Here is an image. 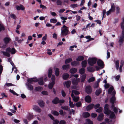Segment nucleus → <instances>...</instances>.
<instances>
[{
    "instance_id": "obj_51",
    "label": "nucleus",
    "mask_w": 124,
    "mask_h": 124,
    "mask_svg": "<svg viewBox=\"0 0 124 124\" xmlns=\"http://www.w3.org/2000/svg\"><path fill=\"white\" fill-rule=\"evenodd\" d=\"M41 94L44 95H48V93L46 91H43L41 92Z\"/></svg>"
},
{
    "instance_id": "obj_60",
    "label": "nucleus",
    "mask_w": 124,
    "mask_h": 124,
    "mask_svg": "<svg viewBox=\"0 0 124 124\" xmlns=\"http://www.w3.org/2000/svg\"><path fill=\"white\" fill-rule=\"evenodd\" d=\"M52 113L55 115L58 116L59 114V113L56 111H53L52 112Z\"/></svg>"
},
{
    "instance_id": "obj_3",
    "label": "nucleus",
    "mask_w": 124,
    "mask_h": 124,
    "mask_svg": "<svg viewBox=\"0 0 124 124\" xmlns=\"http://www.w3.org/2000/svg\"><path fill=\"white\" fill-rule=\"evenodd\" d=\"M61 35V36H66L69 34L68 28L65 25L62 27Z\"/></svg>"
},
{
    "instance_id": "obj_36",
    "label": "nucleus",
    "mask_w": 124,
    "mask_h": 124,
    "mask_svg": "<svg viewBox=\"0 0 124 124\" xmlns=\"http://www.w3.org/2000/svg\"><path fill=\"white\" fill-rule=\"evenodd\" d=\"M115 100L116 99L115 97L114 96H113L110 99V102L112 103H114Z\"/></svg>"
},
{
    "instance_id": "obj_59",
    "label": "nucleus",
    "mask_w": 124,
    "mask_h": 124,
    "mask_svg": "<svg viewBox=\"0 0 124 124\" xmlns=\"http://www.w3.org/2000/svg\"><path fill=\"white\" fill-rule=\"evenodd\" d=\"M102 110V109L101 107H100L98 109L96 110V111L99 113Z\"/></svg>"
},
{
    "instance_id": "obj_56",
    "label": "nucleus",
    "mask_w": 124,
    "mask_h": 124,
    "mask_svg": "<svg viewBox=\"0 0 124 124\" xmlns=\"http://www.w3.org/2000/svg\"><path fill=\"white\" fill-rule=\"evenodd\" d=\"M78 63L76 61H74L71 62V65L72 66H76Z\"/></svg>"
},
{
    "instance_id": "obj_8",
    "label": "nucleus",
    "mask_w": 124,
    "mask_h": 124,
    "mask_svg": "<svg viewBox=\"0 0 124 124\" xmlns=\"http://www.w3.org/2000/svg\"><path fill=\"white\" fill-rule=\"evenodd\" d=\"M16 8L18 10H20L21 9L23 10L25 9L24 6L21 4H20L19 6L17 5L16 7Z\"/></svg>"
},
{
    "instance_id": "obj_18",
    "label": "nucleus",
    "mask_w": 124,
    "mask_h": 124,
    "mask_svg": "<svg viewBox=\"0 0 124 124\" xmlns=\"http://www.w3.org/2000/svg\"><path fill=\"white\" fill-rule=\"evenodd\" d=\"M55 84V82H52L49 83L48 85V87L49 89H51Z\"/></svg>"
},
{
    "instance_id": "obj_19",
    "label": "nucleus",
    "mask_w": 124,
    "mask_h": 124,
    "mask_svg": "<svg viewBox=\"0 0 124 124\" xmlns=\"http://www.w3.org/2000/svg\"><path fill=\"white\" fill-rule=\"evenodd\" d=\"M74 95L73 94H71V96L73 99V101L75 102H77L78 100V96H74Z\"/></svg>"
},
{
    "instance_id": "obj_11",
    "label": "nucleus",
    "mask_w": 124,
    "mask_h": 124,
    "mask_svg": "<svg viewBox=\"0 0 124 124\" xmlns=\"http://www.w3.org/2000/svg\"><path fill=\"white\" fill-rule=\"evenodd\" d=\"M97 63L98 65L102 67V68L104 67V64L102 61L100 60H99L97 62Z\"/></svg>"
},
{
    "instance_id": "obj_32",
    "label": "nucleus",
    "mask_w": 124,
    "mask_h": 124,
    "mask_svg": "<svg viewBox=\"0 0 124 124\" xmlns=\"http://www.w3.org/2000/svg\"><path fill=\"white\" fill-rule=\"evenodd\" d=\"M15 39L17 41L18 43H21L24 40L23 39H19V38L17 37H16Z\"/></svg>"
},
{
    "instance_id": "obj_13",
    "label": "nucleus",
    "mask_w": 124,
    "mask_h": 124,
    "mask_svg": "<svg viewBox=\"0 0 124 124\" xmlns=\"http://www.w3.org/2000/svg\"><path fill=\"white\" fill-rule=\"evenodd\" d=\"M86 74H85L83 75L80 77L81 82V83L84 82L85 79L86 77Z\"/></svg>"
},
{
    "instance_id": "obj_10",
    "label": "nucleus",
    "mask_w": 124,
    "mask_h": 124,
    "mask_svg": "<svg viewBox=\"0 0 124 124\" xmlns=\"http://www.w3.org/2000/svg\"><path fill=\"white\" fill-rule=\"evenodd\" d=\"M33 109L34 110L39 113H40L41 111V109L38 106L36 105L33 106Z\"/></svg>"
},
{
    "instance_id": "obj_34",
    "label": "nucleus",
    "mask_w": 124,
    "mask_h": 124,
    "mask_svg": "<svg viewBox=\"0 0 124 124\" xmlns=\"http://www.w3.org/2000/svg\"><path fill=\"white\" fill-rule=\"evenodd\" d=\"M43 89V88L41 87H38L35 88V90L38 91H41Z\"/></svg>"
},
{
    "instance_id": "obj_15",
    "label": "nucleus",
    "mask_w": 124,
    "mask_h": 124,
    "mask_svg": "<svg viewBox=\"0 0 124 124\" xmlns=\"http://www.w3.org/2000/svg\"><path fill=\"white\" fill-rule=\"evenodd\" d=\"M85 101L88 102H90L91 101V98L89 95L86 96L85 98Z\"/></svg>"
},
{
    "instance_id": "obj_41",
    "label": "nucleus",
    "mask_w": 124,
    "mask_h": 124,
    "mask_svg": "<svg viewBox=\"0 0 124 124\" xmlns=\"http://www.w3.org/2000/svg\"><path fill=\"white\" fill-rule=\"evenodd\" d=\"M62 1L61 0H57L56 3L57 5H61L62 4Z\"/></svg>"
},
{
    "instance_id": "obj_20",
    "label": "nucleus",
    "mask_w": 124,
    "mask_h": 124,
    "mask_svg": "<svg viewBox=\"0 0 124 124\" xmlns=\"http://www.w3.org/2000/svg\"><path fill=\"white\" fill-rule=\"evenodd\" d=\"M124 59L122 60L121 62L120 65L119 67V70L120 72H121L122 71V68L124 65Z\"/></svg>"
},
{
    "instance_id": "obj_58",
    "label": "nucleus",
    "mask_w": 124,
    "mask_h": 124,
    "mask_svg": "<svg viewBox=\"0 0 124 124\" xmlns=\"http://www.w3.org/2000/svg\"><path fill=\"white\" fill-rule=\"evenodd\" d=\"M122 30V35L121 36L124 37V28H121Z\"/></svg>"
},
{
    "instance_id": "obj_55",
    "label": "nucleus",
    "mask_w": 124,
    "mask_h": 124,
    "mask_svg": "<svg viewBox=\"0 0 124 124\" xmlns=\"http://www.w3.org/2000/svg\"><path fill=\"white\" fill-rule=\"evenodd\" d=\"M4 29V27L3 25L2 24H0V31Z\"/></svg>"
},
{
    "instance_id": "obj_25",
    "label": "nucleus",
    "mask_w": 124,
    "mask_h": 124,
    "mask_svg": "<svg viewBox=\"0 0 124 124\" xmlns=\"http://www.w3.org/2000/svg\"><path fill=\"white\" fill-rule=\"evenodd\" d=\"M69 75L67 73H64L63 75V78L65 80H66L69 77Z\"/></svg>"
},
{
    "instance_id": "obj_12",
    "label": "nucleus",
    "mask_w": 124,
    "mask_h": 124,
    "mask_svg": "<svg viewBox=\"0 0 124 124\" xmlns=\"http://www.w3.org/2000/svg\"><path fill=\"white\" fill-rule=\"evenodd\" d=\"M124 37L120 36L118 41L120 46H121L122 45L124 42Z\"/></svg>"
},
{
    "instance_id": "obj_52",
    "label": "nucleus",
    "mask_w": 124,
    "mask_h": 124,
    "mask_svg": "<svg viewBox=\"0 0 124 124\" xmlns=\"http://www.w3.org/2000/svg\"><path fill=\"white\" fill-rule=\"evenodd\" d=\"M69 105L70 107L72 108L74 107L75 106L73 102L71 101L69 102Z\"/></svg>"
},
{
    "instance_id": "obj_53",
    "label": "nucleus",
    "mask_w": 124,
    "mask_h": 124,
    "mask_svg": "<svg viewBox=\"0 0 124 124\" xmlns=\"http://www.w3.org/2000/svg\"><path fill=\"white\" fill-rule=\"evenodd\" d=\"M70 6L71 8H74L77 7L78 6V5L77 4H72L70 5Z\"/></svg>"
},
{
    "instance_id": "obj_39",
    "label": "nucleus",
    "mask_w": 124,
    "mask_h": 124,
    "mask_svg": "<svg viewBox=\"0 0 124 124\" xmlns=\"http://www.w3.org/2000/svg\"><path fill=\"white\" fill-rule=\"evenodd\" d=\"M50 21L51 23H55L57 22V20L55 19L52 18L50 19Z\"/></svg>"
},
{
    "instance_id": "obj_63",
    "label": "nucleus",
    "mask_w": 124,
    "mask_h": 124,
    "mask_svg": "<svg viewBox=\"0 0 124 124\" xmlns=\"http://www.w3.org/2000/svg\"><path fill=\"white\" fill-rule=\"evenodd\" d=\"M51 51V50L50 49H47V53L49 55H50L52 54V53Z\"/></svg>"
},
{
    "instance_id": "obj_29",
    "label": "nucleus",
    "mask_w": 124,
    "mask_h": 124,
    "mask_svg": "<svg viewBox=\"0 0 124 124\" xmlns=\"http://www.w3.org/2000/svg\"><path fill=\"white\" fill-rule=\"evenodd\" d=\"M86 122L84 124H93V123L92 121H91L88 119H87L86 120Z\"/></svg>"
},
{
    "instance_id": "obj_44",
    "label": "nucleus",
    "mask_w": 124,
    "mask_h": 124,
    "mask_svg": "<svg viewBox=\"0 0 124 124\" xmlns=\"http://www.w3.org/2000/svg\"><path fill=\"white\" fill-rule=\"evenodd\" d=\"M121 28H124V17L122 19V21L121 23Z\"/></svg>"
},
{
    "instance_id": "obj_22",
    "label": "nucleus",
    "mask_w": 124,
    "mask_h": 124,
    "mask_svg": "<svg viewBox=\"0 0 124 124\" xmlns=\"http://www.w3.org/2000/svg\"><path fill=\"white\" fill-rule=\"evenodd\" d=\"M59 99L57 97L55 98L52 101V102L54 104H57L59 103Z\"/></svg>"
},
{
    "instance_id": "obj_16",
    "label": "nucleus",
    "mask_w": 124,
    "mask_h": 124,
    "mask_svg": "<svg viewBox=\"0 0 124 124\" xmlns=\"http://www.w3.org/2000/svg\"><path fill=\"white\" fill-rule=\"evenodd\" d=\"M103 114L102 113H101L98 116L97 118V119L98 121H101L103 120Z\"/></svg>"
},
{
    "instance_id": "obj_43",
    "label": "nucleus",
    "mask_w": 124,
    "mask_h": 124,
    "mask_svg": "<svg viewBox=\"0 0 124 124\" xmlns=\"http://www.w3.org/2000/svg\"><path fill=\"white\" fill-rule=\"evenodd\" d=\"M86 61H83L82 62V66L83 67H85L86 64Z\"/></svg>"
},
{
    "instance_id": "obj_61",
    "label": "nucleus",
    "mask_w": 124,
    "mask_h": 124,
    "mask_svg": "<svg viewBox=\"0 0 124 124\" xmlns=\"http://www.w3.org/2000/svg\"><path fill=\"white\" fill-rule=\"evenodd\" d=\"M116 9L117 13H119L120 10V9L119 7L118 6H116Z\"/></svg>"
},
{
    "instance_id": "obj_28",
    "label": "nucleus",
    "mask_w": 124,
    "mask_h": 124,
    "mask_svg": "<svg viewBox=\"0 0 124 124\" xmlns=\"http://www.w3.org/2000/svg\"><path fill=\"white\" fill-rule=\"evenodd\" d=\"M28 81L29 83H32L33 82H36L37 81V79H35L30 78L28 80Z\"/></svg>"
},
{
    "instance_id": "obj_6",
    "label": "nucleus",
    "mask_w": 124,
    "mask_h": 124,
    "mask_svg": "<svg viewBox=\"0 0 124 124\" xmlns=\"http://www.w3.org/2000/svg\"><path fill=\"white\" fill-rule=\"evenodd\" d=\"M71 84V82L70 81H68L64 82L63 83V85L64 87H66L69 88Z\"/></svg>"
},
{
    "instance_id": "obj_45",
    "label": "nucleus",
    "mask_w": 124,
    "mask_h": 124,
    "mask_svg": "<svg viewBox=\"0 0 124 124\" xmlns=\"http://www.w3.org/2000/svg\"><path fill=\"white\" fill-rule=\"evenodd\" d=\"M101 89H99L96 90V94L97 95H98L101 93Z\"/></svg>"
},
{
    "instance_id": "obj_50",
    "label": "nucleus",
    "mask_w": 124,
    "mask_h": 124,
    "mask_svg": "<svg viewBox=\"0 0 124 124\" xmlns=\"http://www.w3.org/2000/svg\"><path fill=\"white\" fill-rule=\"evenodd\" d=\"M61 108L65 110H68L69 109L68 107L67 106H62Z\"/></svg>"
},
{
    "instance_id": "obj_38",
    "label": "nucleus",
    "mask_w": 124,
    "mask_h": 124,
    "mask_svg": "<svg viewBox=\"0 0 124 124\" xmlns=\"http://www.w3.org/2000/svg\"><path fill=\"white\" fill-rule=\"evenodd\" d=\"M48 73V77L49 78H50L51 76L52 73V70L51 68H49V69Z\"/></svg>"
},
{
    "instance_id": "obj_57",
    "label": "nucleus",
    "mask_w": 124,
    "mask_h": 124,
    "mask_svg": "<svg viewBox=\"0 0 124 124\" xmlns=\"http://www.w3.org/2000/svg\"><path fill=\"white\" fill-rule=\"evenodd\" d=\"M10 16L11 18L15 19H16V17L15 15L14 14H11L10 15Z\"/></svg>"
},
{
    "instance_id": "obj_7",
    "label": "nucleus",
    "mask_w": 124,
    "mask_h": 124,
    "mask_svg": "<svg viewBox=\"0 0 124 124\" xmlns=\"http://www.w3.org/2000/svg\"><path fill=\"white\" fill-rule=\"evenodd\" d=\"M11 39L8 37H5L3 39V41L6 44H7L11 41Z\"/></svg>"
},
{
    "instance_id": "obj_42",
    "label": "nucleus",
    "mask_w": 124,
    "mask_h": 124,
    "mask_svg": "<svg viewBox=\"0 0 124 124\" xmlns=\"http://www.w3.org/2000/svg\"><path fill=\"white\" fill-rule=\"evenodd\" d=\"M27 86L29 90H33V87L32 85L28 84L27 85Z\"/></svg>"
},
{
    "instance_id": "obj_24",
    "label": "nucleus",
    "mask_w": 124,
    "mask_h": 124,
    "mask_svg": "<svg viewBox=\"0 0 124 124\" xmlns=\"http://www.w3.org/2000/svg\"><path fill=\"white\" fill-rule=\"evenodd\" d=\"M39 106L41 107H43L44 106V103L42 101H39L38 102Z\"/></svg>"
},
{
    "instance_id": "obj_14",
    "label": "nucleus",
    "mask_w": 124,
    "mask_h": 124,
    "mask_svg": "<svg viewBox=\"0 0 124 124\" xmlns=\"http://www.w3.org/2000/svg\"><path fill=\"white\" fill-rule=\"evenodd\" d=\"M70 65L69 64H66L63 66L62 69L64 70H67L70 68Z\"/></svg>"
},
{
    "instance_id": "obj_35",
    "label": "nucleus",
    "mask_w": 124,
    "mask_h": 124,
    "mask_svg": "<svg viewBox=\"0 0 124 124\" xmlns=\"http://www.w3.org/2000/svg\"><path fill=\"white\" fill-rule=\"evenodd\" d=\"M72 61V59L71 58H70L66 59L65 61V63L66 64H67Z\"/></svg>"
},
{
    "instance_id": "obj_1",
    "label": "nucleus",
    "mask_w": 124,
    "mask_h": 124,
    "mask_svg": "<svg viewBox=\"0 0 124 124\" xmlns=\"http://www.w3.org/2000/svg\"><path fill=\"white\" fill-rule=\"evenodd\" d=\"M6 52L2 51L1 53L4 55L8 57L10 56V55L9 53L10 52L12 54H14L16 53L15 49L14 48H12L11 49L10 47H8L6 49Z\"/></svg>"
},
{
    "instance_id": "obj_30",
    "label": "nucleus",
    "mask_w": 124,
    "mask_h": 124,
    "mask_svg": "<svg viewBox=\"0 0 124 124\" xmlns=\"http://www.w3.org/2000/svg\"><path fill=\"white\" fill-rule=\"evenodd\" d=\"M83 115V116L85 118L88 117L90 115V114L88 112L84 113Z\"/></svg>"
},
{
    "instance_id": "obj_37",
    "label": "nucleus",
    "mask_w": 124,
    "mask_h": 124,
    "mask_svg": "<svg viewBox=\"0 0 124 124\" xmlns=\"http://www.w3.org/2000/svg\"><path fill=\"white\" fill-rule=\"evenodd\" d=\"M116 65V68L117 70H118L119 69V62L118 61H116L115 62Z\"/></svg>"
},
{
    "instance_id": "obj_23",
    "label": "nucleus",
    "mask_w": 124,
    "mask_h": 124,
    "mask_svg": "<svg viewBox=\"0 0 124 124\" xmlns=\"http://www.w3.org/2000/svg\"><path fill=\"white\" fill-rule=\"evenodd\" d=\"M111 12L115 11V6L114 3L112 4L111 6V8L109 10Z\"/></svg>"
},
{
    "instance_id": "obj_4",
    "label": "nucleus",
    "mask_w": 124,
    "mask_h": 124,
    "mask_svg": "<svg viewBox=\"0 0 124 124\" xmlns=\"http://www.w3.org/2000/svg\"><path fill=\"white\" fill-rule=\"evenodd\" d=\"M89 64L91 66H93L95 64L96 61V59L95 58H89L88 60Z\"/></svg>"
},
{
    "instance_id": "obj_40",
    "label": "nucleus",
    "mask_w": 124,
    "mask_h": 124,
    "mask_svg": "<svg viewBox=\"0 0 124 124\" xmlns=\"http://www.w3.org/2000/svg\"><path fill=\"white\" fill-rule=\"evenodd\" d=\"M84 59V57L83 56H79L77 59V61H81L83 60Z\"/></svg>"
},
{
    "instance_id": "obj_26",
    "label": "nucleus",
    "mask_w": 124,
    "mask_h": 124,
    "mask_svg": "<svg viewBox=\"0 0 124 124\" xmlns=\"http://www.w3.org/2000/svg\"><path fill=\"white\" fill-rule=\"evenodd\" d=\"M77 70V69L75 68L71 69L70 70V72L72 74H73L76 73Z\"/></svg>"
},
{
    "instance_id": "obj_33",
    "label": "nucleus",
    "mask_w": 124,
    "mask_h": 124,
    "mask_svg": "<svg viewBox=\"0 0 124 124\" xmlns=\"http://www.w3.org/2000/svg\"><path fill=\"white\" fill-rule=\"evenodd\" d=\"M13 66V68H12V71L11 73L12 72L13 70H14V72L16 73H17V71H18V70L16 68V67L14 65L12 66Z\"/></svg>"
},
{
    "instance_id": "obj_64",
    "label": "nucleus",
    "mask_w": 124,
    "mask_h": 124,
    "mask_svg": "<svg viewBox=\"0 0 124 124\" xmlns=\"http://www.w3.org/2000/svg\"><path fill=\"white\" fill-rule=\"evenodd\" d=\"M66 122L64 120H61L59 122V124H65Z\"/></svg>"
},
{
    "instance_id": "obj_17",
    "label": "nucleus",
    "mask_w": 124,
    "mask_h": 124,
    "mask_svg": "<svg viewBox=\"0 0 124 124\" xmlns=\"http://www.w3.org/2000/svg\"><path fill=\"white\" fill-rule=\"evenodd\" d=\"M94 104H92L86 107V108L87 111L90 110L91 109L94 107Z\"/></svg>"
},
{
    "instance_id": "obj_5",
    "label": "nucleus",
    "mask_w": 124,
    "mask_h": 124,
    "mask_svg": "<svg viewBox=\"0 0 124 124\" xmlns=\"http://www.w3.org/2000/svg\"><path fill=\"white\" fill-rule=\"evenodd\" d=\"M79 78H74L72 79L71 81L72 84L74 85H76L79 82Z\"/></svg>"
},
{
    "instance_id": "obj_48",
    "label": "nucleus",
    "mask_w": 124,
    "mask_h": 124,
    "mask_svg": "<svg viewBox=\"0 0 124 124\" xmlns=\"http://www.w3.org/2000/svg\"><path fill=\"white\" fill-rule=\"evenodd\" d=\"M72 94L74 93L75 94L78 95L79 94V93L77 91L75 90H72Z\"/></svg>"
},
{
    "instance_id": "obj_54",
    "label": "nucleus",
    "mask_w": 124,
    "mask_h": 124,
    "mask_svg": "<svg viewBox=\"0 0 124 124\" xmlns=\"http://www.w3.org/2000/svg\"><path fill=\"white\" fill-rule=\"evenodd\" d=\"M9 91L10 92L16 95L17 96L18 95V94L17 93H16V92L14 91L13 90L10 89L9 90Z\"/></svg>"
},
{
    "instance_id": "obj_9",
    "label": "nucleus",
    "mask_w": 124,
    "mask_h": 124,
    "mask_svg": "<svg viewBox=\"0 0 124 124\" xmlns=\"http://www.w3.org/2000/svg\"><path fill=\"white\" fill-rule=\"evenodd\" d=\"M91 87L89 86H87L85 89V91L87 94H89L91 92Z\"/></svg>"
},
{
    "instance_id": "obj_21",
    "label": "nucleus",
    "mask_w": 124,
    "mask_h": 124,
    "mask_svg": "<svg viewBox=\"0 0 124 124\" xmlns=\"http://www.w3.org/2000/svg\"><path fill=\"white\" fill-rule=\"evenodd\" d=\"M37 81H38L39 84L40 85H42L43 84V77H41L38 80L37 79Z\"/></svg>"
},
{
    "instance_id": "obj_47",
    "label": "nucleus",
    "mask_w": 124,
    "mask_h": 124,
    "mask_svg": "<svg viewBox=\"0 0 124 124\" xmlns=\"http://www.w3.org/2000/svg\"><path fill=\"white\" fill-rule=\"evenodd\" d=\"M59 72L58 69V68H56L55 71V74L57 76H58L59 74Z\"/></svg>"
},
{
    "instance_id": "obj_31",
    "label": "nucleus",
    "mask_w": 124,
    "mask_h": 124,
    "mask_svg": "<svg viewBox=\"0 0 124 124\" xmlns=\"http://www.w3.org/2000/svg\"><path fill=\"white\" fill-rule=\"evenodd\" d=\"M85 71V70L84 68H82L79 70V73L81 74H84Z\"/></svg>"
},
{
    "instance_id": "obj_62",
    "label": "nucleus",
    "mask_w": 124,
    "mask_h": 124,
    "mask_svg": "<svg viewBox=\"0 0 124 124\" xmlns=\"http://www.w3.org/2000/svg\"><path fill=\"white\" fill-rule=\"evenodd\" d=\"M8 61L10 63V64L12 65V66L14 65V63L11 61V59L10 58H9L8 59Z\"/></svg>"
},
{
    "instance_id": "obj_2",
    "label": "nucleus",
    "mask_w": 124,
    "mask_h": 124,
    "mask_svg": "<svg viewBox=\"0 0 124 124\" xmlns=\"http://www.w3.org/2000/svg\"><path fill=\"white\" fill-rule=\"evenodd\" d=\"M108 105L107 104L105 105L104 107V113L107 115H110V118H114L115 114L114 113L108 110Z\"/></svg>"
},
{
    "instance_id": "obj_27",
    "label": "nucleus",
    "mask_w": 124,
    "mask_h": 124,
    "mask_svg": "<svg viewBox=\"0 0 124 124\" xmlns=\"http://www.w3.org/2000/svg\"><path fill=\"white\" fill-rule=\"evenodd\" d=\"M15 85L12 83H7L5 84L4 86V88H6L7 86H14Z\"/></svg>"
},
{
    "instance_id": "obj_46",
    "label": "nucleus",
    "mask_w": 124,
    "mask_h": 124,
    "mask_svg": "<svg viewBox=\"0 0 124 124\" xmlns=\"http://www.w3.org/2000/svg\"><path fill=\"white\" fill-rule=\"evenodd\" d=\"M113 89L114 88L112 86L110 87L108 90V93L109 94L113 90Z\"/></svg>"
},
{
    "instance_id": "obj_49",
    "label": "nucleus",
    "mask_w": 124,
    "mask_h": 124,
    "mask_svg": "<svg viewBox=\"0 0 124 124\" xmlns=\"http://www.w3.org/2000/svg\"><path fill=\"white\" fill-rule=\"evenodd\" d=\"M95 78L94 77H92L90 78L88 80V81L89 82H91L94 80Z\"/></svg>"
}]
</instances>
